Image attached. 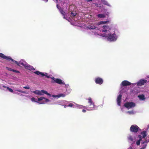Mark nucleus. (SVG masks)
Masks as SVG:
<instances>
[{
  "label": "nucleus",
  "mask_w": 149,
  "mask_h": 149,
  "mask_svg": "<svg viewBox=\"0 0 149 149\" xmlns=\"http://www.w3.org/2000/svg\"><path fill=\"white\" fill-rule=\"evenodd\" d=\"M0 57L3 59L7 60L9 61H11L13 62V63H15L17 65L19 66H20V65H21L25 67V66L26 65L25 61H24L23 60H21L19 61V63H18L17 61L12 59L10 57L6 56L1 53H0Z\"/></svg>",
  "instance_id": "obj_1"
},
{
  "label": "nucleus",
  "mask_w": 149,
  "mask_h": 149,
  "mask_svg": "<svg viewBox=\"0 0 149 149\" xmlns=\"http://www.w3.org/2000/svg\"><path fill=\"white\" fill-rule=\"evenodd\" d=\"M107 33V34H102V36L103 37H107L108 40L111 41H114L116 40V36L114 31L113 33H111L110 32Z\"/></svg>",
  "instance_id": "obj_2"
},
{
  "label": "nucleus",
  "mask_w": 149,
  "mask_h": 149,
  "mask_svg": "<svg viewBox=\"0 0 149 149\" xmlns=\"http://www.w3.org/2000/svg\"><path fill=\"white\" fill-rule=\"evenodd\" d=\"M88 103L89 104L87 106V109L88 110H94L95 108L94 103L92 101L91 97L88 98Z\"/></svg>",
  "instance_id": "obj_3"
},
{
  "label": "nucleus",
  "mask_w": 149,
  "mask_h": 149,
  "mask_svg": "<svg viewBox=\"0 0 149 149\" xmlns=\"http://www.w3.org/2000/svg\"><path fill=\"white\" fill-rule=\"evenodd\" d=\"M33 93L38 95H43L44 94H45L49 96H51L50 94L48 93L46 91L43 90L41 91L36 90L33 91Z\"/></svg>",
  "instance_id": "obj_4"
},
{
  "label": "nucleus",
  "mask_w": 149,
  "mask_h": 149,
  "mask_svg": "<svg viewBox=\"0 0 149 149\" xmlns=\"http://www.w3.org/2000/svg\"><path fill=\"white\" fill-rule=\"evenodd\" d=\"M51 78L53 79V80L52 81V83H56L60 85H64L65 84L64 82L61 79L55 78L54 77H51Z\"/></svg>",
  "instance_id": "obj_5"
},
{
  "label": "nucleus",
  "mask_w": 149,
  "mask_h": 149,
  "mask_svg": "<svg viewBox=\"0 0 149 149\" xmlns=\"http://www.w3.org/2000/svg\"><path fill=\"white\" fill-rule=\"evenodd\" d=\"M140 130L139 127L136 125H132L130 128V131L132 132H137Z\"/></svg>",
  "instance_id": "obj_6"
},
{
  "label": "nucleus",
  "mask_w": 149,
  "mask_h": 149,
  "mask_svg": "<svg viewBox=\"0 0 149 149\" xmlns=\"http://www.w3.org/2000/svg\"><path fill=\"white\" fill-rule=\"evenodd\" d=\"M135 105V104L132 102H127L124 104L125 107L127 108L128 109L134 107Z\"/></svg>",
  "instance_id": "obj_7"
},
{
  "label": "nucleus",
  "mask_w": 149,
  "mask_h": 149,
  "mask_svg": "<svg viewBox=\"0 0 149 149\" xmlns=\"http://www.w3.org/2000/svg\"><path fill=\"white\" fill-rule=\"evenodd\" d=\"M131 83L127 80H124L122 82L120 85L122 86H127L131 85Z\"/></svg>",
  "instance_id": "obj_8"
},
{
  "label": "nucleus",
  "mask_w": 149,
  "mask_h": 149,
  "mask_svg": "<svg viewBox=\"0 0 149 149\" xmlns=\"http://www.w3.org/2000/svg\"><path fill=\"white\" fill-rule=\"evenodd\" d=\"M34 73L38 75H41L42 77H43L44 76H45V77L47 78H50L49 76L46 75H45L44 73H43L41 72H40L38 71H35L34 72Z\"/></svg>",
  "instance_id": "obj_9"
},
{
  "label": "nucleus",
  "mask_w": 149,
  "mask_h": 149,
  "mask_svg": "<svg viewBox=\"0 0 149 149\" xmlns=\"http://www.w3.org/2000/svg\"><path fill=\"white\" fill-rule=\"evenodd\" d=\"M147 80L144 79L140 80L137 83V85L139 86H142L146 82Z\"/></svg>",
  "instance_id": "obj_10"
},
{
  "label": "nucleus",
  "mask_w": 149,
  "mask_h": 149,
  "mask_svg": "<svg viewBox=\"0 0 149 149\" xmlns=\"http://www.w3.org/2000/svg\"><path fill=\"white\" fill-rule=\"evenodd\" d=\"M95 82L96 83L100 85L103 82L102 79L101 78H100V77H97L95 78Z\"/></svg>",
  "instance_id": "obj_11"
},
{
  "label": "nucleus",
  "mask_w": 149,
  "mask_h": 149,
  "mask_svg": "<svg viewBox=\"0 0 149 149\" xmlns=\"http://www.w3.org/2000/svg\"><path fill=\"white\" fill-rule=\"evenodd\" d=\"M111 30V28H109V27L107 25L104 26H103V29H102V31L103 32H106L108 31V32H110L109 30Z\"/></svg>",
  "instance_id": "obj_12"
},
{
  "label": "nucleus",
  "mask_w": 149,
  "mask_h": 149,
  "mask_svg": "<svg viewBox=\"0 0 149 149\" xmlns=\"http://www.w3.org/2000/svg\"><path fill=\"white\" fill-rule=\"evenodd\" d=\"M25 68L26 69H27L30 70H35V69L33 66L28 64H26L25 66Z\"/></svg>",
  "instance_id": "obj_13"
},
{
  "label": "nucleus",
  "mask_w": 149,
  "mask_h": 149,
  "mask_svg": "<svg viewBox=\"0 0 149 149\" xmlns=\"http://www.w3.org/2000/svg\"><path fill=\"white\" fill-rule=\"evenodd\" d=\"M121 97L122 95L121 94H120L119 95H118L117 97V104L119 106H120V102Z\"/></svg>",
  "instance_id": "obj_14"
},
{
  "label": "nucleus",
  "mask_w": 149,
  "mask_h": 149,
  "mask_svg": "<svg viewBox=\"0 0 149 149\" xmlns=\"http://www.w3.org/2000/svg\"><path fill=\"white\" fill-rule=\"evenodd\" d=\"M43 99H45V102H48L50 101L48 99L44 97H41L38 98V101H41L43 100Z\"/></svg>",
  "instance_id": "obj_15"
},
{
  "label": "nucleus",
  "mask_w": 149,
  "mask_h": 149,
  "mask_svg": "<svg viewBox=\"0 0 149 149\" xmlns=\"http://www.w3.org/2000/svg\"><path fill=\"white\" fill-rule=\"evenodd\" d=\"M142 135V138H145L147 136V132L146 131H144L140 133Z\"/></svg>",
  "instance_id": "obj_16"
},
{
  "label": "nucleus",
  "mask_w": 149,
  "mask_h": 149,
  "mask_svg": "<svg viewBox=\"0 0 149 149\" xmlns=\"http://www.w3.org/2000/svg\"><path fill=\"white\" fill-rule=\"evenodd\" d=\"M138 97L140 100H144L145 99V95L143 94L141 95H139Z\"/></svg>",
  "instance_id": "obj_17"
},
{
  "label": "nucleus",
  "mask_w": 149,
  "mask_h": 149,
  "mask_svg": "<svg viewBox=\"0 0 149 149\" xmlns=\"http://www.w3.org/2000/svg\"><path fill=\"white\" fill-rule=\"evenodd\" d=\"M109 21H100V22L98 24V25H100L102 24H106L109 23Z\"/></svg>",
  "instance_id": "obj_18"
},
{
  "label": "nucleus",
  "mask_w": 149,
  "mask_h": 149,
  "mask_svg": "<svg viewBox=\"0 0 149 149\" xmlns=\"http://www.w3.org/2000/svg\"><path fill=\"white\" fill-rule=\"evenodd\" d=\"M88 28L90 29H96V27L94 25H89Z\"/></svg>",
  "instance_id": "obj_19"
},
{
  "label": "nucleus",
  "mask_w": 149,
  "mask_h": 149,
  "mask_svg": "<svg viewBox=\"0 0 149 149\" xmlns=\"http://www.w3.org/2000/svg\"><path fill=\"white\" fill-rule=\"evenodd\" d=\"M31 101H32V102H36L37 103H39V104H45V102H44V101H43V102L42 103H39L38 102V101H35V98L34 97H33L32 98H31Z\"/></svg>",
  "instance_id": "obj_20"
},
{
  "label": "nucleus",
  "mask_w": 149,
  "mask_h": 149,
  "mask_svg": "<svg viewBox=\"0 0 149 149\" xmlns=\"http://www.w3.org/2000/svg\"><path fill=\"white\" fill-rule=\"evenodd\" d=\"M142 144H143V146L142 148L143 149H144L146 148V147L147 145V143L146 142L143 141V142Z\"/></svg>",
  "instance_id": "obj_21"
},
{
  "label": "nucleus",
  "mask_w": 149,
  "mask_h": 149,
  "mask_svg": "<svg viewBox=\"0 0 149 149\" xmlns=\"http://www.w3.org/2000/svg\"><path fill=\"white\" fill-rule=\"evenodd\" d=\"M128 140H130L132 141H133V143L135 142V141H133V139L132 136H130L128 137Z\"/></svg>",
  "instance_id": "obj_22"
},
{
  "label": "nucleus",
  "mask_w": 149,
  "mask_h": 149,
  "mask_svg": "<svg viewBox=\"0 0 149 149\" xmlns=\"http://www.w3.org/2000/svg\"><path fill=\"white\" fill-rule=\"evenodd\" d=\"M97 17L100 18H104L105 17V15L104 14H99L98 15Z\"/></svg>",
  "instance_id": "obj_23"
},
{
  "label": "nucleus",
  "mask_w": 149,
  "mask_h": 149,
  "mask_svg": "<svg viewBox=\"0 0 149 149\" xmlns=\"http://www.w3.org/2000/svg\"><path fill=\"white\" fill-rule=\"evenodd\" d=\"M102 3L104 5H106L109 6H110L109 4L106 1H103L102 2Z\"/></svg>",
  "instance_id": "obj_24"
},
{
  "label": "nucleus",
  "mask_w": 149,
  "mask_h": 149,
  "mask_svg": "<svg viewBox=\"0 0 149 149\" xmlns=\"http://www.w3.org/2000/svg\"><path fill=\"white\" fill-rule=\"evenodd\" d=\"M60 11L61 13L63 15H65V12L63 11V9L62 8L60 10Z\"/></svg>",
  "instance_id": "obj_25"
},
{
  "label": "nucleus",
  "mask_w": 149,
  "mask_h": 149,
  "mask_svg": "<svg viewBox=\"0 0 149 149\" xmlns=\"http://www.w3.org/2000/svg\"><path fill=\"white\" fill-rule=\"evenodd\" d=\"M16 91L23 93H26V92L25 91H22L20 90H16Z\"/></svg>",
  "instance_id": "obj_26"
},
{
  "label": "nucleus",
  "mask_w": 149,
  "mask_h": 149,
  "mask_svg": "<svg viewBox=\"0 0 149 149\" xmlns=\"http://www.w3.org/2000/svg\"><path fill=\"white\" fill-rule=\"evenodd\" d=\"M7 89L8 90V91L10 92H11V93H13L14 92V91H13L12 89L11 88H10L8 87H7Z\"/></svg>",
  "instance_id": "obj_27"
},
{
  "label": "nucleus",
  "mask_w": 149,
  "mask_h": 149,
  "mask_svg": "<svg viewBox=\"0 0 149 149\" xmlns=\"http://www.w3.org/2000/svg\"><path fill=\"white\" fill-rule=\"evenodd\" d=\"M140 140H138L136 142V144L137 146H139L140 145Z\"/></svg>",
  "instance_id": "obj_28"
},
{
  "label": "nucleus",
  "mask_w": 149,
  "mask_h": 149,
  "mask_svg": "<svg viewBox=\"0 0 149 149\" xmlns=\"http://www.w3.org/2000/svg\"><path fill=\"white\" fill-rule=\"evenodd\" d=\"M73 105H74V104H73L70 103V104H68L66 106H68V107H72L73 106Z\"/></svg>",
  "instance_id": "obj_29"
},
{
  "label": "nucleus",
  "mask_w": 149,
  "mask_h": 149,
  "mask_svg": "<svg viewBox=\"0 0 149 149\" xmlns=\"http://www.w3.org/2000/svg\"><path fill=\"white\" fill-rule=\"evenodd\" d=\"M13 72L17 73H20L19 71L14 69L13 70Z\"/></svg>",
  "instance_id": "obj_30"
},
{
  "label": "nucleus",
  "mask_w": 149,
  "mask_h": 149,
  "mask_svg": "<svg viewBox=\"0 0 149 149\" xmlns=\"http://www.w3.org/2000/svg\"><path fill=\"white\" fill-rule=\"evenodd\" d=\"M127 113H129L130 114H134V112L133 111H128L127 112Z\"/></svg>",
  "instance_id": "obj_31"
},
{
  "label": "nucleus",
  "mask_w": 149,
  "mask_h": 149,
  "mask_svg": "<svg viewBox=\"0 0 149 149\" xmlns=\"http://www.w3.org/2000/svg\"><path fill=\"white\" fill-rule=\"evenodd\" d=\"M56 7H57V8H58V9H59V10H60L61 9H62V8H61V7H60V6H59V5H58V4H57L56 5Z\"/></svg>",
  "instance_id": "obj_32"
},
{
  "label": "nucleus",
  "mask_w": 149,
  "mask_h": 149,
  "mask_svg": "<svg viewBox=\"0 0 149 149\" xmlns=\"http://www.w3.org/2000/svg\"><path fill=\"white\" fill-rule=\"evenodd\" d=\"M59 97H64L65 96V95L63 94H61L60 95H58Z\"/></svg>",
  "instance_id": "obj_33"
},
{
  "label": "nucleus",
  "mask_w": 149,
  "mask_h": 149,
  "mask_svg": "<svg viewBox=\"0 0 149 149\" xmlns=\"http://www.w3.org/2000/svg\"><path fill=\"white\" fill-rule=\"evenodd\" d=\"M138 137L139 139V140H141L142 139V136L141 135H139L138 136Z\"/></svg>",
  "instance_id": "obj_34"
},
{
  "label": "nucleus",
  "mask_w": 149,
  "mask_h": 149,
  "mask_svg": "<svg viewBox=\"0 0 149 149\" xmlns=\"http://www.w3.org/2000/svg\"><path fill=\"white\" fill-rule=\"evenodd\" d=\"M7 69L9 71H13V69H11V68H9L8 67H7Z\"/></svg>",
  "instance_id": "obj_35"
},
{
  "label": "nucleus",
  "mask_w": 149,
  "mask_h": 149,
  "mask_svg": "<svg viewBox=\"0 0 149 149\" xmlns=\"http://www.w3.org/2000/svg\"><path fill=\"white\" fill-rule=\"evenodd\" d=\"M23 88H25L26 89H29L30 88L28 86H25L24 87H23Z\"/></svg>",
  "instance_id": "obj_36"
},
{
  "label": "nucleus",
  "mask_w": 149,
  "mask_h": 149,
  "mask_svg": "<svg viewBox=\"0 0 149 149\" xmlns=\"http://www.w3.org/2000/svg\"><path fill=\"white\" fill-rule=\"evenodd\" d=\"M71 15L73 16L74 17L76 15V13H73L72 12L71 13Z\"/></svg>",
  "instance_id": "obj_37"
},
{
  "label": "nucleus",
  "mask_w": 149,
  "mask_h": 149,
  "mask_svg": "<svg viewBox=\"0 0 149 149\" xmlns=\"http://www.w3.org/2000/svg\"><path fill=\"white\" fill-rule=\"evenodd\" d=\"M144 142H147V143L148 142H149V139H147L145 140V141Z\"/></svg>",
  "instance_id": "obj_38"
},
{
  "label": "nucleus",
  "mask_w": 149,
  "mask_h": 149,
  "mask_svg": "<svg viewBox=\"0 0 149 149\" xmlns=\"http://www.w3.org/2000/svg\"><path fill=\"white\" fill-rule=\"evenodd\" d=\"M82 112L83 113H85L86 112V110L84 109H83L82 110Z\"/></svg>",
  "instance_id": "obj_39"
},
{
  "label": "nucleus",
  "mask_w": 149,
  "mask_h": 149,
  "mask_svg": "<svg viewBox=\"0 0 149 149\" xmlns=\"http://www.w3.org/2000/svg\"><path fill=\"white\" fill-rule=\"evenodd\" d=\"M3 88H7V87H6V86H3Z\"/></svg>",
  "instance_id": "obj_40"
},
{
  "label": "nucleus",
  "mask_w": 149,
  "mask_h": 149,
  "mask_svg": "<svg viewBox=\"0 0 149 149\" xmlns=\"http://www.w3.org/2000/svg\"><path fill=\"white\" fill-rule=\"evenodd\" d=\"M87 1H88V2H89V1H92V0H86Z\"/></svg>",
  "instance_id": "obj_41"
},
{
  "label": "nucleus",
  "mask_w": 149,
  "mask_h": 149,
  "mask_svg": "<svg viewBox=\"0 0 149 149\" xmlns=\"http://www.w3.org/2000/svg\"><path fill=\"white\" fill-rule=\"evenodd\" d=\"M63 17L64 18H65V15H63Z\"/></svg>",
  "instance_id": "obj_42"
},
{
  "label": "nucleus",
  "mask_w": 149,
  "mask_h": 149,
  "mask_svg": "<svg viewBox=\"0 0 149 149\" xmlns=\"http://www.w3.org/2000/svg\"><path fill=\"white\" fill-rule=\"evenodd\" d=\"M48 0H44V1H45L47 2L48 1Z\"/></svg>",
  "instance_id": "obj_43"
},
{
  "label": "nucleus",
  "mask_w": 149,
  "mask_h": 149,
  "mask_svg": "<svg viewBox=\"0 0 149 149\" xmlns=\"http://www.w3.org/2000/svg\"><path fill=\"white\" fill-rule=\"evenodd\" d=\"M67 106V105H65V106H64V108H65L66 107H68V106Z\"/></svg>",
  "instance_id": "obj_44"
},
{
  "label": "nucleus",
  "mask_w": 149,
  "mask_h": 149,
  "mask_svg": "<svg viewBox=\"0 0 149 149\" xmlns=\"http://www.w3.org/2000/svg\"><path fill=\"white\" fill-rule=\"evenodd\" d=\"M132 149V148H130V149Z\"/></svg>",
  "instance_id": "obj_45"
},
{
  "label": "nucleus",
  "mask_w": 149,
  "mask_h": 149,
  "mask_svg": "<svg viewBox=\"0 0 149 149\" xmlns=\"http://www.w3.org/2000/svg\"><path fill=\"white\" fill-rule=\"evenodd\" d=\"M140 149H142V148H140Z\"/></svg>",
  "instance_id": "obj_46"
}]
</instances>
